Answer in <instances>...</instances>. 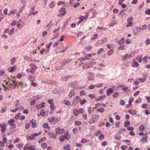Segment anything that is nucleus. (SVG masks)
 Here are the masks:
<instances>
[{
    "mask_svg": "<svg viewBox=\"0 0 150 150\" xmlns=\"http://www.w3.org/2000/svg\"><path fill=\"white\" fill-rule=\"evenodd\" d=\"M34 122H35V120L33 119H32L30 120V122L31 123L32 127L33 128L36 127L37 126L36 123Z\"/></svg>",
    "mask_w": 150,
    "mask_h": 150,
    "instance_id": "12",
    "label": "nucleus"
},
{
    "mask_svg": "<svg viewBox=\"0 0 150 150\" xmlns=\"http://www.w3.org/2000/svg\"><path fill=\"white\" fill-rule=\"evenodd\" d=\"M30 66L31 67L30 69H28L26 70L27 72L29 71L33 75H36L38 74L36 70L37 69L38 67L35 65L34 63H30Z\"/></svg>",
    "mask_w": 150,
    "mask_h": 150,
    "instance_id": "1",
    "label": "nucleus"
},
{
    "mask_svg": "<svg viewBox=\"0 0 150 150\" xmlns=\"http://www.w3.org/2000/svg\"><path fill=\"white\" fill-rule=\"evenodd\" d=\"M84 19H85V17L83 16H81L79 18V20L78 22L77 25H79V23L82 22Z\"/></svg>",
    "mask_w": 150,
    "mask_h": 150,
    "instance_id": "13",
    "label": "nucleus"
},
{
    "mask_svg": "<svg viewBox=\"0 0 150 150\" xmlns=\"http://www.w3.org/2000/svg\"><path fill=\"white\" fill-rule=\"evenodd\" d=\"M94 76V74L91 72H89L88 74V80H92Z\"/></svg>",
    "mask_w": 150,
    "mask_h": 150,
    "instance_id": "9",
    "label": "nucleus"
},
{
    "mask_svg": "<svg viewBox=\"0 0 150 150\" xmlns=\"http://www.w3.org/2000/svg\"><path fill=\"white\" fill-rule=\"evenodd\" d=\"M129 112L132 115H134L137 113V112L135 110L131 109L129 111Z\"/></svg>",
    "mask_w": 150,
    "mask_h": 150,
    "instance_id": "14",
    "label": "nucleus"
},
{
    "mask_svg": "<svg viewBox=\"0 0 150 150\" xmlns=\"http://www.w3.org/2000/svg\"><path fill=\"white\" fill-rule=\"evenodd\" d=\"M41 132H39L38 133L33 134L30 135L28 136L27 139L28 140H33L35 139L36 137L40 135L41 134Z\"/></svg>",
    "mask_w": 150,
    "mask_h": 150,
    "instance_id": "2",
    "label": "nucleus"
},
{
    "mask_svg": "<svg viewBox=\"0 0 150 150\" xmlns=\"http://www.w3.org/2000/svg\"><path fill=\"white\" fill-rule=\"evenodd\" d=\"M16 67L17 66L16 65H14L12 68H11L9 72H13L16 69Z\"/></svg>",
    "mask_w": 150,
    "mask_h": 150,
    "instance_id": "22",
    "label": "nucleus"
},
{
    "mask_svg": "<svg viewBox=\"0 0 150 150\" xmlns=\"http://www.w3.org/2000/svg\"><path fill=\"white\" fill-rule=\"evenodd\" d=\"M124 42V38H122L120 41L118 42V44L119 45H121Z\"/></svg>",
    "mask_w": 150,
    "mask_h": 150,
    "instance_id": "32",
    "label": "nucleus"
},
{
    "mask_svg": "<svg viewBox=\"0 0 150 150\" xmlns=\"http://www.w3.org/2000/svg\"><path fill=\"white\" fill-rule=\"evenodd\" d=\"M47 33V32L45 30L43 31L42 33V35L43 37H45Z\"/></svg>",
    "mask_w": 150,
    "mask_h": 150,
    "instance_id": "59",
    "label": "nucleus"
},
{
    "mask_svg": "<svg viewBox=\"0 0 150 150\" xmlns=\"http://www.w3.org/2000/svg\"><path fill=\"white\" fill-rule=\"evenodd\" d=\"M55 4L54 1H52L51 2L50 4L49 5V7L50 8H53L55 6Z\"/></svg>",
    "mask_w": 150,
    "mask_h": 150,
    "instance_id": "24",
    "label": "nucleus"
},
{
    "mask_svg": "<svg viewBox=\"0 0 150 150\" xmlns=\"http://www.w3.org/2000/svg\"><path fill=\"white\" fill-rule=\"evenodd\" d=\"M113 92V90L111 88H109L107 91L106 93V95L107 96H110V94H112Z\"/></svg>",
    "mask_w": 150,
    "mask_h": 150,
    "instance_id": "11",
    "label": "nucleus"
},
{
    "mask_svg": "<svg viewBox=\"0 0 150 150\" xmlns=\"http://www.w3.org/2000/svg\"><path fill=\"white\" fill-rule=\"evenodd\" d=\"M145 13L147 14L150 15V9H148L145 11Z\"/></svg>",
    "mask_w": 150,
    "mask_h": 150,
    "instance_id": "64",
    "label": "nucleus"
},
{
    "mask_svg": "<svg viewBox=\"0 0 150 150\" xmlns=\"http://www.w3.org/2000/svg\"><path fill=\"white\" fill-rule=\"evenodd\" d=\"M92 48V47L91 46H89L87 47L86 48V50L89 51L91 50Z\"/></svg>",
    "mask_w": 150,
    "mask_h": 150,
    "instance_id": "46",
    "label": "nucleus"
},
{
    "mask_svg": "<svg viewBox=\"0 0 150 150\" xmlns=\"http://www.w3.org/2000/svg\"><path fill=\"white\" fill-rule=\"evenodd\" d=\"M89 97L91 98L92 99H93L95 98V95L94 94H90L88 95Z\"/></svg>",
    "mask_w": 150,
    "mask_h": 150,
    "instance_id": "56",
    "label": "nucleus"
},
{
    "mask_svg": "<svg viewBox=\"0 0 150 150\" xmlns=\"http://www.w3.org/2000/svg\"><path fill=\"white\" fill-rule=\"evenodd\" d=\"M59 34L58 33H57L55 35H54V38H52V40L56 39L59 36Z\"/></svg>",
    "mask_w": 150,
    "mask_h": 150,
    "instance_id": "57",
    "label": "nucleus"
},
{
    "mask_svg": "<svg viewBox=\"0 0 150 150\" xmlns=\"http://www.w3.org/2000/svg\"><path fill=\"white\" fill-rule=\"evenodd\" d=\"M103 84L102 83H98L96 85V86L97 87L100 88L102 86Z\"/></svg>",
    "mask_w": 150,
    "mask_h": 150,
    "instance_id": "58",
    "label": "nucleus"
},
{
    "mask_svg": "<svg viewBox=\"0 0 150 150\" xmlns=\"http://www.w3.org/2000/svg\"><path fill=\"white\" fill-rule=\"evenodd\" d=\"M41 146L43 149H46L47 147V145L45 143H42L41 144Z\"/></svg>",
    "mask_w": 150,
    "mask_h": 150,
    "instance_id": "23",
    "label": "nucleus"
},
{
    "mask_svg": "<svg viewBox=\"0 0 150 150\" xmlns=\"http://www.w3.org/2000/svg\"><path fill=\"white\" fill-rule=\"evenodd\" d=\"M145 98L147 100V103H150V96H145Z\"/></svg>",
    "mask_w": 150,
    "mask_h": 150,
    "instance_id": "53",
    "label": "nucleus"
},
{
    "mask_svg": "<svg viewBox=\"0 0 150 150\" xmlns=\"http://www.w3.org/2000/svg\"><path fill=\"white\" fill-rule=\"evenodd\" d=\"M74 91L73 90H71L69 93V96L70 98H71L74 96Z\"/></svg>",
    "mask_w": 150,
    "mask_h": 150,
    "instance_id": "16",
    "label": "nucleus"
},
{
    "mask_svg": "<svg viewBox=\"0 0 150 150\" xmlns=\"http://www.w3.org/2000/svg\"><path fill=\"white\" fill-rule=\"evenodd\" d=\"M118 50H125L124 46H121L118 47Z\"/></svg>",
    "mask_w": 150,
    "mask_h": 150,
    "instance_id": "52",
    "label": "nucleus"
},
{
    "mask_svg": "<svg viewBox=\"0 0 150 150\" xmlns=\"http://www.w3.org/2000/svg\"><path fill=\"white\" fill-rule=\"evenodd\" d=\"M21 115V113H19L17 114L15 117V119L16 120H18L19 119L20 116Z\"/></svg>",
    "mask_w": 150,
    "mask_h": 150,
    "instance_id": "40",
    "label": "nucleus"
},
{
    "mask_svg": "<svg viewBox=\"0 0 150 150\" xmlns=\"http://www.w3.org/2000/svg\"><path fill=\"white\" fill-rule=\"evenodd\" d=\"M114 52V50H111L107 52V54L108 55H111Z\"/></svg>",
    "mask_w": 150,
    "mask_h": 150,
    "instance_id": "21",
    "label": "nucleus"
},
{
    "mask_svg": "<svg viewBox=\"0 0 150 150\" xmlns=\"http://www.w3.org/2000/svg\"><path fill=\"white\" fill-rule=\"evenodd\" d=\"M73 114L75 116H77L79 114V113L78 110L76 109H75L73 110Z\"/></svg>",
    "mask_w": 150,
    "mask_h": 150,
    "instance_id": "17",
    "label": "nucleus"
},
{
    "mask_svg": "<svg viewBox=\"0 0 150 150\" xmlns=\"http://www.w3.org/2000/svg\"><path fill=\"white\" fill-rule=\"evenodd\" d=\"M17 11V10L16 9L13 11H11L8 14L9 16L11 14H14L15 13H16Z\"/></svg>",
    "mask_w": 150,
    "mask_h": 150,
    "instance_id": "36",
    "label": "nucleus"
},
{
    "mask_svg": "<svg viewBox=\"0 0 150 150\" xmlns=\"http://www.w3.org/2000/svg\"><path fill=\"white\" fill-rule=\"evenodd\" d=\"M141 99L140 98H139L137 100L135 101V103H141Z\"/></svg>",
    "mask_w": 150,
    "mask_h": 150,
    "instance_id": "45",
    "label": "nucleus"
},
{
    "mask_svg": "<svg viewBox=\"0 0 150 150\" xmlns=\"http://www.w3.org/2000/svg\"><path fill=\"white\" fill-rule=\"evenodd\" d=\"M133 18L132 17H129L127 19V21L128 23L126 26L127 27H129L132 25V21Z\"/></svg>",
    "mask_w": 150,
    "mask_h": 150,
    "instance_id": "6",
    "label": "nucleus"
},
{
    "mask_svg": "<svg viewBox=\"0 0 150 150\" xmlns=\"http://www.w3.org/2000/svg\"><path fill=\"white\" fill-rule=\"evenodd\" d=\"M139 136H143L142 138V141L143 142H145L147 141V134L146 133L144 134L143 132H141L139 134Z\"/></svg>",
    "mask_w": 150,
    "mask_h": 150,
    "instance_id": "3",
    "label": "nucleus"
},
{
    "mask_svg": "<svg viewBox=\"0 0 150 150\" xmlns=\"http://www.w3.org/2000/svg\"><path fill=\"white\" fill-rule=\"evenodd\" d=\"M32 146H25L24 147V150H26V149H30L31 148V147H32Z\"/></svg>",
    "mask_w": 150,
    "mask_h": 150,
    "instance_id": "49",
    "label": "nucleus"
},
{
    "mask_svg": "<svg viewBox=\"0 0 150 150\" xmlns=\"http://www.w3.org/2000/svg\"><path fill=\"white\" fill-rule=\"evenodd\" d=\"M46 139V138L44 137V138H42L38 140V142L39 143L43 142L45 141V140Z\"/></svg>",
    "mask_w": 150,
    "mask_h": 150,
    "instance_id": "27",
    "label": "nucleus"
},
{
    "mask_svg": "<svg viewBox=\"0 0 150 150\" xmlns=\"http://www.w3.org/2000/svg\"><path fill=\"white\" fill-rule=\"evenodd\" d=\"M16 60V59L15 57H13L11 58V65H13L14 64L15 61Z\"/></svg>",
    "mask_w": 150,
    "mask_h": 150,
    "instance_id": "19",
    "label": "nucleus"
},
{
    "mask_svg": "<svg viewBox=\"0 0 150 150\" xmlns=\"http://www.w3.org/2000/svg\"><path fill=\"white\" fill-rule=\"evenodd\" d=\"M66 138V135H64V136H61L59 137V140L60 141L62 142L64 140V139Z\"/></svg>",
    "mask_w": 150,
    "mask_h": 150,
    "instance_id": "34",
    "label": "nucleus"
},
{
    "mask_svg": "<svg viewBox=\"0 0 150 150\" xmlns=\"http://www.w3.org/2000/svg\"><path fill=\"white\" fill-rule=\"evenodd\" d=\"M115 138V139L119 140L120 139L121 137L119 134H116L114 135Z\"/></svg>",
    "mask_w": 150,
    "mask_h": 150,
    "instance_id": "29",
    "label": "nucleus"
},
{
    "mask_svg": "<svg viewBox=\"0 0 150 150\" xmlns=\"http://www.w3.org/2000/svg\"><path fill=\"white\" fill-rule=\"evenodd\" d=\"M14 121V120L13 119H11L9 120L7 122L9 123L10 125L13 126V128H15L16 126L15 125L14 123L13 122Z\"/></svg>",
    "mask_w": 150,
    "mask_h": 150,
    "instance_id": "10",
    "label": "nucleus"
},
{
    "mask_svg": "<svg viewBox=\"0 0 150 150\" xmlns=\"http://www.w3.org/2000/svg\"><path fill=\"white\" fill-rule=\"evenodd\" d=\"M148 106V104L146 103H144L143 104L142 106V108L145 109Z\"/></svg>",
    "mask_w": 150,
    "mask_h": 150,
    "instance_id": "48",
    "label": "nucleus"
},
{
    "mask_svg": "<svg viewBox=\"0 0 150 150\" xmlns=\"http://www.w3.org/2000/svg\"><path fill=\"white\" fill-rule=\"evenodd\" d=\"M139 65V64L138 62H135L134 61H133V62L132 64V67H137Z\"/></svg>",
    "mask_w": 150,
    "mask_h": 150,
    "instance_id": "20",
    "label": "nucleus"
},
{
    "mask_svg": "<svg viewBox=\"0 0 150 150\" xmlns=\"http://www.w3.org/2000/svg\"><path fill=\"white\" fill-rule=\"evenodd\" d=\"M97 29L101 30H106V28H104L103 27H100L99 26L97 28Z\"/></svg>",
    "mask_w": 150,
    "mask_h": 150,
    "instance_id": "35",
    "label": "nucleus"
},
{
    "mask_svg": "<svg viewBox=\"0 0 150 150\" xmlns=\"http://www.w3.org/2000/svg\"><path fill=\"white\" fill-rule=\"evenodd\" d=\"M54 103H53L51 104H50V109L52 111L54 110Z\"/></svg>",
    "mask_w": 150,
    "mask_h": 150,
    "instance_id": "43",
    "label": "nucleus"
},
{
    "mask_svg": "<svg viewBox=\"0 0 150 150\" xmlns=\"http://www.w3.org/2000/svg\"><path fill=\"white\" fill-rule=\"evenodd\" d=\"M44 104V103L43 102L41 103V104H39L38 106L37 107V108L38 109H40L42 108L45 107Z\"/></svg>",
    "mask_w": 150,
    "mask_h": 150,
    "instance_id": "15",
    "label": "nucleus"
},
{
    "mask_svg": "<svg viewBox=\"0 0 150 150\" xmlns=\"http://www.w3.org/2000/svg\"><path fill=\"white\" fill-rule=\"evenodd\" d=\"M48 125V124L47 123H44L43 125V127L44 128H47Z\"/></svg>",
    "mask_w": 150,
    "mask_h": 150,
    "instance_id": "60",
    "label": "nucleus"
},
{
    "mask_svg": "<svg viewBox=\"0 0 150 150\" xmlns=\"http://www.w3.org/2000/svg\"><path fill=\"white\" fill-rule=\"evenodd\" d=\"M47 102L50 104L53 103L52 99H48L47 100Z\"/></svg>",
    "mask_w": 150,
    "mask_h": 150,
    "instance_id": "63",
    "label": "nucleus"
},
{
    "mask_svg": "<svg viewBox=\"0 0 150 150\" xmlns=\"http://www.w3.org/2000/svg\"><path fill=\"white\" fill-rule=\"evenodd\" d=\"M146 80V79L145 78H141L138 79V80L141 82H144Z\"/></svg>",
    "mask_w": 150,
    "mask_h": 150,
    "instance_id": "30",
    "label": "nucleus"
},
{
    "mask_svg": "<svg viewBox=\"0 0 150 150\" xmlns=\"http://www.w3.org/2000/svg\"><path fill=\"white\" fill-rule=\"evenodd\" d=\"M98 36V34H95L94 35L93 37L92 38V40H95L96 39Z\"/></svg>",
    "mask_w": 150,
    "mask_h": 150,
    "instance_id": "47",
    "label": "nucleus"
},
{
    "mask_svg": "<svg viewBox=\"0 0 150 150\" xmlns=\"http://www.w3.org/2000/svg\"><path fill=\"white\" fill-rule=\"evenodd\" d=\"M148 59V56H146L144 57L143 59V62L145 64H146L147 63V61Z\"/></svg>",
    "mask_w": 150,
    "mask_h": 150,
    "instance_id": "18",
    "label": "nucleus"
},
{
    "mask_svg": "<svg viewBox=\"0 0 150 150\" xmlns=\"http://www.w3.org/2000/svg\"><path fill=\"white\" fill-rule=\"evenodd\" d=\"M60 80L61 81H66V76H62L61 77Z\"/></svg>",
    "mask_w": 150,
    "mask_h": 150,
    "instance_id": "61",
    "label": "nucleus"
},
{
    "mask_svg": "<svg viewBox=\"0 0 150 150\" xmlns=\"http://www.w3.org/2000/svg\"><path fill=\"white\" fill-rule=\"evenodd\" d=\"M81 124V122L79 121H75V125H79Z\"/></svg>",
    "mask_w": 150,
    "mask_h": 150,
    "instance_id": "51",
    "label": "nucleus"
},
{
    "mask_svg": "<svg viewBox=\"0 0 150 150\" xmlns=\"http://www.w3.org/2000/svg\"><path fill=\"white\" fill-rule=\"evenodd\" d=\"M118 95L119 93L118 92H115L113 94L112 97L114 98H117L118 97Z\"/></svg>",
    "mask_w": 150,
    "mask_h": 150,
    "instance_id": "26",
    "label": "nucleus"
},
{
    "mask_svg": "<svg viewBox=\"0 0 150 150\" xmlns=\"http://www.w3.org/2000/svg\"><path fill=\"white\" fill-rule=\"evenodd\" d=\"M132 57V55L130 54H126L123 55L122 58V60L124 61L126 59L130 58Z\"/></svg>",
    "mask_w": 150,
    "mask_h": 150,
    "instance_id": "8",
    "label": "nucleus"
},
{
    "mask_svg": "<svg viewBox=\"0 0 150 150\" xmlns=\"http://www.w3.org/2000/svg\"><path fill=\"white\" fill-rule=\"evenodd\" d=\"M4 145L5 144L3 142H0V150H2V148L4 146Z\"/></svg>",
    "mask_w": 150,
    "mask_h": 150,
    "instance_id": "25",
    "label": "nucleus"
},
{
    "mask_svg": "<svg viewBox=\"0 0 150 150\" xmlns=\"http://www.w3.org/2000/svg\"><path fill=\"white\" fill-rule=\"evenodd\" d=\"M6 125L5 123L0 124V130H1V131H5L6 130Z\"/></svg>",
    "mask_w": 150,
    "mask_h": 150,
    "instance_id": "7",
    "label": "nucleus"
},
{
    "mask_svg": "<svg viewBox=\"0 0 150 150\" xmlns=\"http://www.w3.org/2000/svg\"><path fill=\"white\" fill-rule=\"evenodd\" d=\"M86 102V100L85 99H83L82 101H80V104L81 105H83L85 104Z\"/></svg>",
    "mask_w": 150,
    "mask_h": 150,
    "instance_id": "50",
    "label": "nucleus"
},
{
    "mask_svg": "<svg viewBox=\"0 0 150 150\" xmlns=\"http://www.w3.org/2000/svg\"><path fill=\"white\" fill-rule=\"evenodd\" d=\"M95 86H96L93 85H92L88 87V88L90 90L93 89L95 88Z\"/></svg>",
    "mask_w": 150,
    "mask_h": 150,
    "instance_id": "54",
    "label": "nucleus"
},
{
    "mask_svg": "<svg viewBox=\"0 0 150 150\" xmlns=\"http://www.w3.org/2000/svg\"><path fill=\"white\" fill-rule=\"evenodd\" d=\"M65 10V8H63V7L61 8L59 11V12L61 13L59 14L58 16L60 17L64 16L66 14Z\"/></svg>",
    "mask_w": 150,
    "mask_h": 150,
    "instance_id": "4",
    "label": "nucleus"
},
{
    "mask_svg": "<svg viewBox=\"0 0 150 150\" xmlns=\"http://www.w3.org/2000/svg\"><path fill=\"white\" fill-rule=\"evenodd\" d=\"M145 128V127L143 125H141L139 127V129L141 131H143Z\"/></svg>",
    "mask_w": 150,
    "mask_h": 150,
    "instance_id": "28",
    "label": "nucleus"
},
{
    "mask_svg": "<svg viewBox=\"0 0 150 150\" xmlns=\"http://www.w3.org/2000/svg\"><path fill=\"white\" fill-rule=\"evenodd\" d=\"M104 108H101L97 109V111L100 112H102L104 111Z\"/></svg>",
    "mask_w": 150,
    "mask_h": 150,
    "instance_id": "33",
    "label": "nucleus"
},
{
    "mask_svg": "<svg viewBox=\"0 0 150 150\" xmlns=\"http://www.w3.org/2000/svg\"><path fill=\"white\" fill-rule=\"evenodd\" d=\"M48 120L50 122H52L54 124H56L59 121L58 118H55V117H53L52 118H49L48 119Z\"/></svg>",
    "mask_w": 150,
    "mask_h": 150,
    "instance_id": "5",
    "label": "nucleus"
},
{
    "mask_svg": "<svg viewBox=\"0 0 150 150\" xmlns=\"http://www.w3.org/2000/svg\"><path fill=\"white\" fill-rule=\"evenodd\" d=\"M31 123H30V122H29V123H27L25 127V128L26 129H28L31 125Z\"/></svg>",
    "mask_w": 150,
    "mask_h": 150,
    "instance_id": "39",
    "label": "nucleus"
},
{
    "mask_svg": "<svg viewBox=\"0 0 150 150\" xmlns=\"http://www.w3.org/2000/svg\"><path fill=\"white\" fill-rule=\"evenodd\" d=\"M101 105V104L100 103H98L97 104H96L95 105V108L96 109L98 107H100Z\"/></svg>",
    "mask_w": 150,
    "mask_h": 150,
    "instance_id": "55",
    "label": "nucleus"
},
{
    "mask_svg": "<svg viewBox=\"0 0 150 150\" xmlns=\"http://www.w3.org/2000/svg\"><path fill=\"white\" fill-rule=\"evenodd\" d=\"M104 51V49L103 48H101L98 50L97 53L98 54H100L102 52Z\"/></svg>",
    "mask_w": 150,
    "mask_h": 150,
    "instance_id": "31",
    "label": "nucleus"
},
{
    "mask_svg": "<svg viewBox=\"0 0 150 150\" xmlns=\"http://www.w3.org/2000/svg\"><path fill=\"white\" fill-rule=\"evenodd\" d=\"M36 101V99H34L32 101H31L30 103V104L31 105H33L35 103Z\"/></svg>",
    "mask_w": 150,
    "mask_h": 150,
    "instance_id": "42",
    "label": "nucleus"
},
{
    "mask_svg": "<svg viewBox=\"0 0 150 150\" xmlns=\"http://www.w3.org/2000/svg\"><path fill=\"white\" fill-rule=\"evenodd\" d=\"M87 141L86 139H82L81 141V142L82 143H84L85 142H87Z\"/></svg>",
    "mask_w": 150,
    "mask_h": 150,
    "instance_id": "62",
    "label": "nucleus"
},
{
    "mask_svg": "<svg viewBox=\"0 0 150 150\" xmlns=\"http://www.w3.org/2000/svg\"><path fill=\"white\" fill-rule=\"evenodd\" d=\"M49 134L51 135L50 136V137L51 138H55L56 136V134H54V135H51L52 133L51 132H50V133H49Z\"/></svg>",
    "mask_w": 150,
    "mask_h": 150,
    "instance_id": "44",
    "label": "nucleus"
},
{
    "mask_svg": "<svg viewBox=\"0 0 150 150\" xmlns=\"http://www.w3.org/2000/svg\"><path fill=\"white\" fill-rule=\"evenodd\" d=\"M120 104L122 105H124L125 104V101L123 100H121L120 102Z\"/></svg>",
    "mask_w": 150,
    "mask_h": 150,
    "instance_id": "41",
    "label": "nucleus"
},
{
    "mask_svg": "<svg viewBox=\"0 0 150 150\" xmlns=\"http://www.w3.org/2000/svg\"><path fill=\"white\" fill-rule=\"evenodd\" d=\"M23 145V144L22 143L19 144L17 145V147L18 148L20 149L22 148Z\"/></svg>",
    "mask_w": 150,
    "mask_h": 150,
    "instance_id": "38",
    "label": "nucleus"
},
{
    "mask_svg": "<svg viewBox=\"0 0 150 150\" xmlns=\"http://www.w3.org/2000/svg\"><path fill=\"white\" fill-rule=\"evenodd\" d=\"M40 114L41 116H44L45 114V112L44 111V110H42L40 112Z\"/></svg>",
    "mask_w": 150,
    "mask_h": 150,
    "instance_id": "37",
    "label": "nucleus"
}]
</instances>
